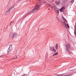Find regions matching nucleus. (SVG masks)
I'll use <instances>...</instances> for the list:
<instances>
[{
    "instance_id": "f257e3e1",
    "label": "nucleus",
    "mask_w": 76,
    "mask_h": 76,
    "mask_svg": "<svg viewBox=\"0 0 76 76\" xmlns=\"http://www.w3.org/2000/svg\"><path fill=\"white\" fill-rule=\"evenodd\" d=\"M40 7H41V5L37 4L35 7L34 9L30 11L29 13H34V12H37V10H39V9Z\"/></svg>"
},
{
    "instance_id": "f03ea898",
    "label": "nucleus",
    "mask_w": 76,
    "mask_h": 76,
    "mask_svg": "<svg viewBox=\"0 0 76 76\" xmlns=\"http://www.w3.org/2000/svg\"><path fill=\"white\" fill-rule=\"evenodd\" d=\"M62 24L65 28H67V25H66V23H67V21L66 19L61 20Z\"/></svg>"
},
{
    "instance_id": "7ed1b4c3",
    "label": "nucleus",
    "mask_w": 76,
    "mask_h": 76,
    "mask_svg": "<svg viewBox=\"0 0 76 76\" xmlns=\"http://www.w3.org/2000/svg\"><path fill=\"white\" fill-rule=\"evenodd\" d=\"M14 9V7L13 6L11 8H10L9 10H7L6 12L5 13V15H8L9 13L10 12H12L13 10Z\"/></svg>"
},
{
    "instance_id": "20e7f679",
    "label": "nucleus",
    "mask_w": 76,
    "mask_h": 76,
    "mask_svg": "<svg viewBox=\"0 0 76 76\" xmlns=\"http://www.w3.org/2000/svg\"><path fill=\"white\" fill-rule=\"evenodd\" d=\"M10 38H14V37H16L17 36V34L16 33H11L10 35Z\"/></svg>"
},
{
    "instance_id": "39448f33",
    "label": "nucleus",
    "mask_w": 76,
    "mask_h": 76,
    "mask_svg": "<svg viewBox=\"0 0 76 76\" xmlns=\"http://www.w3.org/2000/svg\"><path fill=\"white\" fill-rule=\"evenodd\" d=\"M12 50V45H11L8 50V52L9 53Z\"/></svg>"
},
{
    "instance_id": "423d86ee",
    "label": "nucleus",
    "mask_w": 76,
    "mask_h": 76,
    "mask_svg": "<svg viewBox=\"0 0 76 76\" xmlns=\"http://www.w3.org/2000/svg\"><path fill=\"white\" fill-rule=\"evenodd\" d=\"M65 7L63 6L59 9V10H60L61 12H62V11H64V10H65Z\"/></svg>"
},
{
    "instance_id": "0eeeda50",
    "label": "nucleus",
    "mask_w": 76,
    "mask_h": 76,
    "mask_svg": "<svg viewBox=\"0 0 76 76\" xmlns=\"http://www.w3.org/2000/svg\"><path fill=\"white\" fill-rule=\"evenodd\" d=\"M50 50L54 51V52H56V50H55V49H54V48L53 46L50 47Z\"/></svg>"
},
{
    "instance_id": "6e6552de",
    "label": "nucleus",
    "mask_w": 76,
    "mask_h": 76,
    "mask_svg": "<svg viewBox=\"0 0 76 76\" xmlns=\"http://www.w3.org/2000/svg\"><path fill=\"white\" fill-rule=\"evenodd\" d=\"M65 49L66 50H67V49H68V48H69V45H65Z\"/></svg>"
},
{
    "instance_id": "1a4fd4ad",
    "label": "nucleus",
    "mask_w": 76,
    "mask_h": 76,
    "mask_svg": "<svg viewBox=\"0 0 76 76\" xmlns=\"http://www.w3.org/2000/svg\"><path fill=\"white\" fill-rule=\"evenodd\" d=\"M56 4L58 6L60 4V1H58V2H56Z\"/></svg>"
},
{
    "instance_id": "9d476101",
    "label": "nucleus",
    "mask_w": 76,
    "mask_h": 76,
    "mask_svg": "<svg viewBox=\"0 0 76 76\" xmlns=\"http://www.w3.org/2000/svg\"><path fill=\"white\" fill-rule=\"evenodd\" d=\"M42 4H44L45 3H46V2L44 1H43L42 2H41Z\"/></svg>"
},
{
    "instance_id": "9b49d317",
    "label": "nucleus",
    "mask_w": 76,
    "mask_h": 76,
    "mask_svg": "<svg viewBox=\"0 0 76 76\" xmlns=\"http://www.w3.org/2000/svg\"><path fill=\"white\" fill-rule=\"evenodd\" d=\"M52 8H53V9H54L55 10L56 8H57V7H52Z\"/></svg>"
},
{
    "instance_id": "f8f14e48",
    "label": "nucleus",
    "mask_w": 76,
    "mask_h": 76,
    "mask_svg": "<svg viewBox=\"0 0 76 76\" xmlns=\"http://www.w3.org/2000/svg\"><path fill=\"white\" fill-rule=\"evenodd\" d=\"M57 54H58V53H57V52H56L55 54H54L53 56H56V55H57Z\"/></svg>"
},
{
    "instance_id": "ddd939ff",
    "label": "nucleus",
    "mask_w": 76,
    "mask_h": 76,
    "mask_svg": "<svg viewBox=\"0 0 76 76\" xmlns=\"http://www.w3.org/2000/svg\"><path fill=\"white\" fill-rule=\"evenodd\" d=\"M55 10L56 11V12L58 11V8H57L56 9H55Z\"/></svg>"
},
{
    "instance_id": "4468645a",
    "label": "nucleus",
    "mask_w": 76,
    "mask_h": 76,
    "mask_svg": "<svg viewBox=\"0 0 76 76\" xmlns=\"http://www.w3.org/2000/svg\"><path fill=\"white\" fill-rule=\"evenodd\" d=\"M57 47H58V45H57V44L56 45V49H57Z\"/></svg>"
},
{
    "instance_id": "2eb2a0df",
    "label": "nucleus",
    "mask_w": 76,
    "mask_h": 76,
    "mask_svg": "<svg viewBox=\"0 0 76 76\" xmlns=\"http://www.w3.org/2000/svg\"><path fill=\"white\" fill-rule=\"evenodd\" d=\"M22 76H28V75L26 74H23Z\"/></svg>"
},
{
    "instance_id": "dca6fc26",
    "label": "nucleus",
    "mask_w": 76,
    "mask_h": 76,
    "mask_svg": "<svg viewBox=\"0 0 76 76\" xmlns=\"http://www.w3.org/2000/svg\"><path fill=\"white\" fill-rule=\"evenodd\" d=\"M67 0H63V1L64 2H66H66L67 1Z\"/></svg>"
},
{
    "instance_id": "f3484780",
    "label": "nucleus",
    "mask_w": 76,
    "mask_h": 76,
    "mask_svg": "<svg viewBox=\"0 0 76 76\" xmlns=\"http://www.w3.org/2000/svg\"><path fill=\"white\" fill-rule=\"evenodd\" d=\"M56 12L57 13V15H58V14H59V10H58Z\"/></svg>"
},
{
    "instance_id": "a211bd4d",
    "label": "nucleus",
    "mask_w": 76,
    "mask_h": 76,
    "mask_svg": "<svg viewBox=\"0 0 76 76\" xmlns=\"http://www.w3.org/2000/svg\"><path fill=\"white\" fill-rule=\"evenodd\" d=\"M74 27H75V29L74 31H75V33H76V27H75V26H74Z\"/></svg>"
},
{
    "instance_id": "6ab92c4d",
    "label": "nucleus",
    "mask_w": 76,
    "mask_h": 76,
    "mask_svg": "<svg viewBox=\"0 0 76 76\" xmlns=\"http://www.w3.org/2000/svg\"><path fill=\"white\" fill-rule=\"evenodd\" d=\"M74 1H75V0H72L71 3H74Z\"/></svg>"
},
{
    "instance_id": "aec40b11",
    "label": "nucleus",
    "mask_w": 76,
    "mask_h": 76,
    "mask_svg": "<svg viewBox=\"0 0 76 76\" xmlns=\"http://www.w3.org/2000/svg\"><path fill=\"white\" fill-rule=\"evenodd\" d=\"M67 26L68 28H69V24H67Z\"/></svg>"
},
{
    "instance_id": "412c9836",
    "label": "nucleus",
    "mask_w": 76,
    "mask_h": 76,
    "mask_svg": "<svg viewBox=\"0 0 76 76\" xmlns=\"http://www.w3.org/2000/svg\"><path fill=\"white\" fill-rule=\"evenodd\" d=\"M48 6H49V7H51V5L50 4H48Z\"/></svg>"
},
{
    "instance_id": "4be33fe9",
    "label": "nucleus",
    "mask_w": 76,
    "mask_h": 76,
    "mask_svg": "<svg viewBox=\"0 0 76 76\" xmlns=\"http://www.w3.org/2000/svg\"><path fill=\"white\" fill-rule=\"evenodd\" d=\"M51 2H54V0H51Z\"/></svg>"
},
{
    "instance_id": "5701e85b",
    "label": "nucleus",
    "mask_w": 76,
    "mask_h": 76,
    "mask_svg": "<svg viewBox=\"0 0 76 76\" xmlns=\"http://www.w3.org/2000/svg\"><path fill=\"white\" fill-rule=\"evenodd\" d=\"M31 11H29V12H28V15H29V14H31V13H29V12H31Z\"/></svg>"
},
{
    "instance_id": "b1692460",
    "label": "nucleus",
    "mask_w": 76,
    "mask_h": 76,
    "mask_svg": "<svg viewBox=\"0 0 76 76\" xmlns=\"http://www.w3.org/2000/svg\"><path fill=\"white\" fill-rule=\"evenodd\" d=\"M62 19H64V18L63 17H62Z\"/></svg>"
},
{
    "instance_id": "393cba45",
    "label": "nucleus",
    "mask_w": 76,
    "mask_h": 76,
    "mask_svg": "<svg viewBox=\"0 0 76 76\" xmlns=\"http://www.w3.org/2000/svg\"><path fill=\"white\" fill-rule=\"evenodd\" d=\"M27 15H28V14H26V15L25 16H27Z\"/></svg>"
},
{
    "instance_id": "a878e982",
    "label": "nucleus",
    "mask_w": 76,
    "mask_h": 76,
    "mask_svg": "<svg viewBox=\"0 0 76 76\" xmlns=\"http://www.w3.org/2000/svg\"><path fill=\"white\" fill-rule=\"evenodd\" d=\"M18 1H20L21 0H18Z\"/></svg>"
},
{
    "instance_id": "bb28decb",
    "label": "nucleus",
    "mask_w": 76,
    "mask_h": 76,
    "mask_svg": "<svg viewBox=\"0 0 76 76\" xmlns=\"http://www.w3.org/2000/svg\"><path fill=\"white\" fill-rule=\"evenodd\" d=\"M60 76H62V75H61ZM66 76V75H65V76Z\"/></svg>"
},
{
    "instance_id": "cd10ccee",
    "label": "nucleus",
    "mask_w": 76,
    "mask_h": 76,
    "mask_svg": "<svg viewBox=\"0 0 76 76\" xmlns=\"http://www.w3.org/2000/svg\"><path fill=\"white\" fill-rule=\"evenodd\" d=\"M48 10H50L49 8H48Z\"/></svg>"
},
{
    "instance_id": "c85d7f7f",
    "label": "nucleus",
    "mask_w": 76,
    "mask_h": 76,
    "mask_svg": "<svg viewBox=\"0 0 76 76\" xmlns=\"http://www.w3.org/2000/svg\"><path fill=\"white\" fill-rule=\"evenodd\" d=\"M58 76H60V75H59Z\"/></svg>"
},
{
    "instance_id": "c756f323",
    "label": "nucleus",
    "mask_w": 76,
    "mask_h": 76,
    "mask_svg": "<svg viewBox=\"0 0 76 76\" xmlns=\"http://www.w3.org/2000/svg\"><path fill=\"white\" fill-rule=\"evenodd\" d=\"M10 24H11V23H10Z\"/></svg>"
},
{
    "instance_id": "7c9ffc66",
    "label": "nucleus",
    "mask_w": 76,
    "mask_h": 76,
    "mask_svg": "<svg viewBox=\"0 0 76 76\" xmlns=\"http://www.w3.org/2000/svg\"><path fill=\"white\" fill-rule=\"evenodd\" d=\"M14 59H15V58H14Z\"/></svg>"
}]
</instances>
